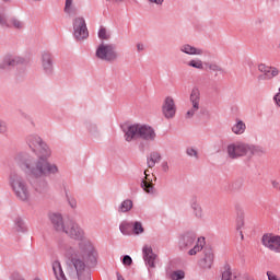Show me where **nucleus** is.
Segmentation results:
<instances>
[{"mask_svg": "<svg viewBox=\"0 0 280 280\" xmlns=\"http://www.w3.org/2000/svg\"><path fill=\"white\" fill-rule=\"evenodd\" d=\"M25 142L33 152H39L38 158H26L25 154L19 153L14 156L15 163L18 165H23L28 170L31 176L34 178H43V176H51L58 174V166L56 164L49 163L47 159L51 156V150L43 141V138L36 133H30L25 138Z\"/></svg>", "mask_w": 280, "mask_h": 280, "instance_id": "obj_1", "label": "nucleus"}, {"mask_svg": "<svg viewBox=\"0 0 280 280\" xmlns=\"http://www.w3.org/2000/svg\"><path fill=\"white\" fill-rule=\"evenodd\" d=\"M49 218L54 229L59 233H66V235L72 240L81 241L78 246H66L62 249L65 257H67V250L71 249L72 255L75 256L77 259H83L86 264H91L92 266L97 264V250H95L92 242L84 240V230H82L78 223L69 219L63 220L62 214L58 213H52Z\"/></svg>", "mask_w": 280, "mask_h": 280, "instance_id": "obj_2", "label": "nucleus"}, {"mask_svg": "<svg viewBox=\"0 0 280 280\" xmlns=\"http://www.w3.org/2000/svg\"><path fill=\"white\" fill-rule=\"evenodd\" d=\"M9 185L18 200L30 202L32 192H30V186L25 178H23V175H20L16 171H12L9 175Z\"/></svg>", "mask_w": 280, "mask_h": 280, "instance_id": "obj_3", "label": "nucleus"}, {"mask_svg": "<svg viewBox=\"0 0 280 280\" xmlns=\"http://www.w3.org/2000/svg\"><path fill=\"white\" fill-rule=\"evenodd\" d=\"M135 139H143V141H154L156 131L148 125L135 124L125 130V141H135Z\"/></svg>", "mask_w": 280, "mask_h": 280, "instance_id": "obj_4", "label": "nucleus"}, {"mask_svg": "<svg viewBox=\"0 0 280 280\" xmlns=\"http://www.w3.org/2000/svg\"><path fill=\"white\" fill-rule=\"evenodd\" d=\"M66 257L71 260L70 268H74L78 280H91V272L86 270V264L73 256V249H67Z\"/></svg>", "mask_w": 280, "mask_h": 280, "instance_id": "obj_5", "label": "nucleus"}, {"mask_svg": "<svg viewBox=\"0 0 280 280\" xmlns=\"http://www.w3.org/2000/svg\"><path fill=\"white\" fill-rule=\"evenodd\" d=\"M96 58L105 62H115L119 58L117 48L113 44H101L96 49Z\"/></svg>", "mask_w": 280, "mask_h": 280, "instance_id": "obj_6", "label": "nucleus"}, {"mask_svg": "<svg viewBox=\"0 0 280 280\" xmlns=\"http://www.w3.org/2000/svg\"><path fill=\"white\" fill-rule=\"evenodd\" d=\"M73 36L77 40H84L89 38V28L86 27V20L83 16H77L73 19Z\"/></svg>", "mask_w": 280, "mask_h": 280, "instance_id": "obj_7", "label": "nucleus"}, {"mask_svg": "<svg viewBox=\"0 0 280 280\" xmlns=\"http://www.w3.org/2000/svg\"><path fill=\"white\" fill-rule=\"evenodd\" d=\"M226 152L230 159H240L242 156H247L248 143H244V142L231 143L228 145Z\"/></svg>", "mask_w": 280, "mask_h": 280, "instance_id": "obj_8", "label": "nucleus"}, {"mask_svg": "<svg viewBox=\"0 0 280 280\" xmlns=\"http://www.w3.org/2000/svg\"><path fill=\"white\" fill-rule=\"evenodd\" d=\"M162 114L165 119H174L176 117V102H174L172 96L165 97L162 104Z\"/></svg>", "mask_w": 280, "mask_h": 280, "instance_id": "obj_9", "label": "nucleus"}, {"mask_svg": "<svg viewBox=\"0 0 280 280\" xmlns=\"http://www.w3.org/2000/svg\"><path fill=\"white\" fill-rule=\"evenodd\" d=\"M265 248L278 253L280 248V236L272 234H265L261 238Z\"/></svg>", "mask_w": 280, "mask_h": 280, "instance_id": "obj_10", "label": "nucleus"}, {"mask_svg": "<svg viewBox=\"0 0 280 280\" xmlns=\"http://www.w3.org/2000/svg\"><path fill=\"white\" fill-rule=\"evenodd\" d=\"M190 102L192 104V108L186 113V117L188 118L192 117L198 113V110H200V90L198 88H194L191 90Z\"/></svg>", "mask_w": 280, "mask_h": 280, "instance_id": "obj_11", "label": "nucleus"}, {"mask_svg": "<svg viewBox=\"0 0 280 280\" xmlns=\"http://www.w3.org/2000/svg\"><path fill=\"white\" fill-rule=\"evenodd\" d=\"M142 255L145 262V266L149 268H156V254H154V250L151 246L144 245L142 248Z\"/></svg>", "mask_w": 280, "mask_h": 280, "instance_id": "obj_12", "label": "nucleus"}, {"mask_svg": "<svg viewBox=\"0 0 280 280\" xmlns=\"http://www.w3.org/2000/svg\"><path fill=\"white\" fill-rule=\"evenodd\" d=\"M258 70L260 73H264L262 75L258 77L259 80H272V78H277V75H279V70L277 68H272L264 63L258 66Z\"/></svg>", "mask_w": 280, "mask_h": 280, "instance_id": "obj_13", "label": "nucleus"}, {"mask_svg": "<svg viewBox=\"0 0 280 280\" xmlns=\"http://www.w3.org/2000/svg\"><path fill=\"white\" fill-rule=\"evenodd\" d=\"M0 25L3 27H14L15 30H23V22L16 18L5 19V13L0 11Z\"/></svg>", "mask_w": 280, "mask_h": 280, "instance_id": "obj_14", "label": "nucleus"}, {"mask_svg": "<svg viewBox=\"0 0 280 280\" xmlns=\"http://www.w3.org/2000/svg\"><path fill=\"white\" fill-rule=\"evenodd\" d=\"M196 242V234L188 232L180 236L178 246L180 250H187V248H191Z\"/></svg>", "mask_w": 280, "mask_h": 280, "instance_id": "obj_15", "label": "nucleus"}, {"mask_svg": "<svg viewBox=\"0 0 280 280\" xmlns=\"http://www.w3.org/2000/svg\"><path fill=\"white\" fill-rule=\"evenodd\" d=\"M203 258L200 259L199 266L203 269H209L213 266V250L211 249H205L203 250Z\"/></svg>", "mask_w": 280, "mask_h": 280, "instance_id": "obj_16", "label": "nucleus"}, {"mask_svg": "<svg viewBox=\"0 0 280 280\" xmlns=\"http://www.w3.org/2000/svg\"><path fill=\"white\" fill-rule=\"evenodd\" d=\"M42 67L45 73H51L54 71V60L51 59V54L44 51L42 54Z\"/></svg>", "mask_w": 280, "mask_h": 280, "instance_id": "obj_17", "label": "nucleus"}, {"mask_svg": "<svg viewBox=\"0 0 280 280\" xmlns=\"http://www.w3.org/2000/svg\"><path fill=\"white\" fill-rule=\"evenodd\" d=\"M179 50L187 56H202L203 51L200 48H196L189 44H184L179 47Z\"/></svg>", "mask_w": 280, "mask_h": 280, "instance_id": "obj_18", "label": "nucleus"}, {"mask_svg": "<svg viewBox=\"0 0 280 280\" xmlns=\"http://www.w3.org/2000/svg\"><path fill=\"white\" fill-rule=\"evenodd\" d=\"M15 65H23V58L7 57L2 62H0V69H8V67H14Z\"/></svg>", "mask_w": 280, "mask_h": 280, "instance_id": "obj_19", "label": "nucleus"}, {"mask_svg": "<svg viewBox=\"0 0 280 280\" xmlns=\"http://www.w3.org/2000/svg\"><path fill=\"white\" fill-rule=\"evenodd\" d=\"M52 272L57 280H67V276H65V271L62 270V265L60 261L55 260L52 262Z\"/></svg>", "mask_w": 280, "mask_h": 280, "instance_id": "obj_20", "label": "nucleus"}, {"mask_svg": "<svg viewBox=\"0 0 280 280\" xmlns=\"http://www.w3.org/2000/svg\"><path fill=\"white\" fill-rule=\"evenodd\" d=\"M63 12L68 14V16H75V14H78V7H75L73 0H66Z\"/></svg>", "mask_w": 280, "mask_h": 280, "instance_id": "obj_21", "label": "nucleus"}, {"mask_svg": "<svg viewBox=\"0 0 280 280\" xmlns=\"http://www.w3.org/2000/svg\"><path fill=\"white\" fill-rule=\"evenodd\" d=\"M262 154H266V150L261 147L247 144V155L250 156H262Z\"/></svg>", "mask_w": 280, "mask_h": 280, "instance_id": "obj_22", "label": "nucleus"}, {"mask_svg": "<svg viewBox=\"0 0 280 280\" xmlns=\"http://www.w3.org/2000/svg\"><path fill=\"white\" fill-rule=\"evenodd\" d=\"M161 162V153L153 151L150 153L149 158L147 159L148 167L152 168L156 163Z\"/></svg>", "mask_w": 280, "mask_h": 280, "instance_id": "obj_23", "label": "nucleus"}, {"mask_svg": "<svg viewBox=\"0 0 280 280\" xmlns=\"http://www.w3.org/2000/svg\"><path fill=\"white\" fill-rule=\"evenodd\" d=\"M235 275L230 265H225L221 271V280H235Z\"/></svg>", "mask_w": 280, "mask_h": 280, "instance_id": "obj_24", "label": "nucleus"}, {"mask_svg": "<svg viewBox=\"0 0 280 280\" xmlns=\"http://www.w3.org/2000/svg\"><path fill=\"white\" fill-rule=\"evenodd\" d=\"M232 132H234V135H244V132H246V124L242 120H236V124L232 127Z\"/></svg>", "mask_w": 280, "mask_h": 280, "instance_id": "obj_25", "label": "nucleus"}, {"mask_svg": "<svg viewBox=\"0 0 280 280\" xmlns=\"http://www.w3.org/2000/svg\"><path fill=\"white\" fill-rule=\"evenodd\" d=\"M203 247H205V237L198 238L197 244L194 246V248H191L188 252V255L190 256L198 255V253H200V250H202Z\"/></svg>", "mask_w": 280, "mask_h": 280, "instance_id": "obj_26", "label": "nucleus"}, {"mask_svg": "<svg viewBox=\"0 0 280 280\" xmlns=\"http://www.w3.org/2000/svg\"><path fill=\"white\" fill-rule=\"evenodd\" d=\"M34 187H35V191H37L38 194H45L49 185L47 184V180L37 179L36 183L34 184Z\"/></svg>", "mask_w": 280, "mask_h": 280, "instance_id": "obj_27", "label": "nucleus"}, {"mask_svg": "<svg viewBox=\"0 0 280 280\" xmlns=\"http://www.w3.org/2000/svg\"><path fill=\"white\" fill-rule=\"evenodd\" d=\"M144 175H145V178L147 180H142L141 183V187L142 189L147 192V194H154V186L148 182V171H144Z\"/></svg>", "mask_w": 280, "mask_h": 280, "instance_id": "obj_28", "label": "nucleus"}, {"mask_svg": "<svg viewBox=\"0 0 280 280\" xmlns=\"http://www.w3.org/2000/svg\"><path fill=\"white\" fill-rule=\"evenodd\" d=\"M130 209H132V200L126 199V200H124V201L120 203V206H119V208H118V211H119L120 213H128V211H130Z\"/></svg>", "mask_w": 280, "mask_h": 280, "instance_id": "obj_29", "label": "nucleus"}, {"mask_svg": "<svg viewBox=\"0 0 280 280\" xmlns=\"http://www.w3.org/2000/svg\"><path fill=\"white\" fill-rule=\"evenodd\" d=\"M119 230L122 235H130V233H132V224L128 222H122L119 225Z\"/></svg>", "mask_w": 280, "mask_h": 280, "instance_id": "obj_30", "label": "nucleus"}, {"mask_svg": "<svg viewBox=\"0 0 280 280\" xmlns=\"http://www.w3.org/2000/svg\"><path fill=\"white\" fill-rule=\"evenodd\" d=\"M187 67H192V69H205V66L202 65V60L200 59H191L190 61L186 62Z\"/></svg>", "mask_w": 280, "mask_h": 280, "instance_id": "obj_31", "label": "nucleus"}, {"mask_svg": "<svg viewBox=\"0 0 280 280\" xmlns=\"http://www.w3.org/2000/svg\"><path fill=\"white\" fill-rule=\"evenodd\" d=\"M98 38L101 40H108L110 38V33L106 30V27L101 26L98 30Z\"/></svg>", "mask_w": 280, "mask_h": 280, "instance_id": "obj_32", "label": "nucleus"}, {"mask_svg": "<svg viewBox=\"0 0 280 280\" xmlns=\"http://www.w3.org/2000/svg\"><path fill=\"white\" fill-rule=\"evenodd\" d=\"M191 209H192L196 218H202V207H200V203L194 202L191 205Z\"/></svg>", "mask_w": 280, "mask_h": 280, "instance_id": "obj_33", "label": "nucleus"}, {"mask_svg": "<svg viewBox=\"0 0 280 280\" xmlns=\"http://www.w3.org/2000/svg\"><path fill=\"white\" fill-rule=\"evenodd\" d=\"M171 279L172 280H183L185 279V271L183 270H177L171 273Z\"/></svg>", "mask_w": 280, "mask_h": 280, "instance_id": "obj_34", "label": "nucleus"}, {"mask_svg": "<svg viewBox=\"0 0 280 280\" xmlns=\"http://www.w3.org/2000/svg\"><path fill=\"white\" fill-rule=\"evenodd\" d=\"M133 233L136 235H141V233H143V224H141V222L136 221L133 223Z\"/></svg>", "mask_w": 280, "mask_h": 280, "instance_id": "obj_35", "label": "nucleus"}, {"mask_svg": "<svg viewBox=\"0 0 280 280\" xmlns=\"http://www.w3.org/2000/svg\"><path fill=\"white\" fill-rule=\"evenodd\" d=\"M9 130L8 122L0 118V135H8Z\"/></svg>", "mask_w": 280, "mask_h": 280, "instance_id": "obj_36", "label": "nucleus"}, {"mask_svg": "<svg viewBox=\"0 0 280 280\" xmlns=\"http://www.w3.org/2000/svg\"><path fill=\"white\" fill-rule=\"evenodd\" d=\"M186 153H187L188 156H191L194 159H198V150H196L195 148H191V147L187 148Z\"/></svg>", "mask_w": 280, "mask_h": 280, "instance_id": "obj_37", "label": "nucleus"}, {"mask_svg": "<svg viewBox=\"0 0 280 280\" xmlns=\"http://www.w3.org/2000/svg\"><path fill=\"white\" fill-rule=\"evenodd\" d=\"M244 226V211L241 210V215L236 219V229Z\"/></svg>", "mask_w": 280, "mask_h": 280, "instance_id": "obj_38", "label": "nucleus"}, {"mask_svg": "<svg viewBox=\"0 0 280 280\" xmlns=\"http://www.w3.org/2000/svg\"><path fill=\"white\" fill-rule=\"evenodd\" d=\"M15 226H16V231H20V232L25 231V223L21 219L15 220Z\"/></svg>", "mask_w": 280, "mask_h": 280, "instance_id": "obj_39", "label": "nucleus"}, {"mask_svg": "<svg viewBox=\"0 0 280 280\" xmlns=\"http://www.w3.org/2000/svg\"><path fill=\"white\" fill-rule=\"evenodd\" d=\"M122 264H124V266H131L132 265V258L129 255L124 256Z\"/></svg>", "mask_w": 280, "mask_h": 280, "instance_id": "obj_40", "label": "nucleus"}, {"mask_svg": "<svg viewBox=\"0 0 280 280\" xmlns=\"http://www.w3.org/2000/svg\"><path fill=\"white\" fill-rule=\"evenodd\" d=\"M267 277H268V280H280L279 276H277L272 271H267Z\"/></svg>", "mask_w": 280, "mask_h": 280, "instance_id": "obj_41", "label": "nucleus"}, {"mask_svg": "<svg viewBox=\"0 0 280 280\" xmlns=\"http://www.w3.org/2000/svg\"><path fill=\"white\" fill-rule=\"evenodd\" d=\"M137 51H138L139 54H141V51H145V44H143V43H138V44H137Z\"/></svg>", "mask_w": 280, "mask_h": 280, "instance_id": "obj_42", "label": "nucleus"}, {"mask_svg": "<svg viewBox=\"0 0 280 280\" xmlns=\"http://www.w3.org/2000/svg\"><path fill=\"white\" fill-rule=\"evenodd\" d=\"M149 3H154L155 5H163L165 0H148Z\"/></svg>", "mask_w": 280, "mask_h": 280, "instance_id": "obj_43", "label": "nucleus"}, {"mask_svg": "<svg viewBox=\"0 0 280 280\" xmlns=\"http://www.w3.org/2000/svg\"><path fill=\"white\" fill-rule=\"evenodd\" d=\"M209 69H210L211 71H222V68L219 67L218 65H210V66H209Z\"/></svg>", "mask_w": 280, "mask_h": 280, "instance_id": "obj_44", "label": "nucleus"}, {"mask_svg": "<svg viewBox=\"0 0 280 280\" xmlns=\"http://www.w3.org/2000/svg\"><path fill=\"white\" fill-rule=\"evenodd\" d=\"M11 280H25V278H23L21 275L19 273H13L11 276Z\"/></svg>", "mask_w": 280, "mask_h": 280, "instance_id": "obj_45", "label": "nucleus"}, {"mask_svg": "<svg viewBox=\"0 0 280 280\" xmlns=\"http://www.w3.org/2000/svg\"><path fill=\"white\" fill-rule=\"evenodd\" d=\"M271 185H272L273 189H278V191H280V184H279V182L273 179V180H271Z\"/></svg>", "mask_w": 280, "mask_h": 280, "instance_id": "obj_46", "label": "nucleus"}, {"mask_svg": "<svg viewBox=\"0 0 280 280\" xmlns=\"http://www.w3.org/2000/svg\"><path fill=\"white\" fill-rule=\"evenodd\" d=\"M273 100H275L277 106H280V89H279V93H277L275 95Z\"/></svg>", "mask_w": 280, "mask_h": 280, "instance_id": "obj_47", "label": "nucleus"}, {"mask_svg": "<svg viewBox=\"0 0 280 280\" xmlns=\"http://www.w3.org/2000/svg\"><path fill=\"white\" fill-rule=\"evenodd\" d=\"M162 170H163V172H170V166L167 165V162H165V163L162 165Z\"/></svg>", "mask_w": 280, "mask_h": 280, "instance_id": "obj_48", "label": "nucleus"}, {"mask_svg": "<svg viewBox=\"0 0 280 280\" xmlns=\"http://www.w3.org/2000/svg\"><path fill=\"white\" fill-rule=\"evenodd\" d=\"M69 203H70V207L72 208V209H75V207H77V202H75V200H70L69 201Z\"/></svg>", "mask_w": 280, "mask_h": 280, "instance_id": "obj_49", "label": "nucleus"}, {"mask_svg": "<svg viewBox=\"0 0 280 280\" xmlns=\"http://www.w3.org/2000/svg\"><path fill=\"white\" fill-rule=\"evenodd\" d=\"M117 280H125L124 276H121V273L117 272Z\"/></svg>", "mask_w": 280, "mask_h": 280, "instance_id": "obj_50", "label": "nucleus"}, {"mask_svg": "<svg viewBox=\"0 0 280 280\" xmlns=\"http://www.w3.org/2000/svg\"><path fill=\"white\" fill-rule=\"evenodd\" d=\"M32 280H43V278H40V277H35V278H33Z\"/></svg>", "mask_w": 280, "mask_h": 280, "instance_id": "obj_51", "label": "nucleus"}, {"mask_svg": "<svg viewBox=\"0 0 280 280\" xmlns=\"http://www.w3.org/2000/svg\"><path fill=\"white\" fill-rule=\"evenodd\" d=\"M115 1V3H119V2H121V1H124V0H114Z\"/></svg>", "mask_w": 280, "mask_h": 280, "instance_id": "obj_52", "label": "nucleus"}]
</instances>
